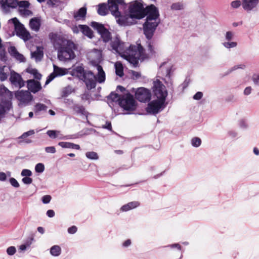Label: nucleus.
I'll list each match as a JSON object with an SVG mask.
<instances>
[{
	"label": "nucleus",
	"instance_id": "nucleus-1",
	"mask_svg": "<svg viewBox=\"0 0 259 259\" xmlns=\"http://www.w3.org/2000/svg\"><path fill=\"white\" fill-rule=\"evenodd\" d=\"M144 14H146V19L143 24V34L147 39L148 50L151 54H153L155 52L151 39L157 27L160 23L159 10L154 5L150 4L145 7Z\"/></svg>",
	"mask_w": 259,
	"mask_h": 259
},
{
	"label": "nucleus",
	"instance_id": "nucleus-2",
	"mask_svg": "<svg viewBox=\"0 0 259 259\" xmlns=\"http://www.w3.org/2000/svg\"><path fill=\"white\" fill-rule=\"evenodd\" d=\"M107 98L109 106L111 107L114 103L117 102L123 111L126 112L127 114H132L137 108V104L134 96L128 91H126V93L122 95H119L115 92H112Z\"/></svg>",
	"mask_w": 259,
	"mask_h": 259
},
{
	"label": "nucleus",
	"instance_id": "nucleus-3",
	"mask_svg": "<svg viewBox=\"0 0 259 259\" xmlns=\"http://www.w3.org/2000/svg\"><path fill=\"white\" fill-rule=\"evenodd\" d=\"M77 49V45L71 40H68L64 46L57 51L58 59L61 61H66L74 59L76 56L74 51Z\"/></svg>",
	"mask_w": 259,
	"mask_h": 259
},
{
	"label": "nucleus",
	"instance_id": "nucleus-4",
	"mask_svg": "<svg viewBox=\"0 0 259 259\" xmlns=\"http://www.w3.org/2000/svg\"><path fill=\"white\" fill-rule=\"evenodd\" d=\"M9 22H11L14 25V32H13V35H14L15 32L16 35L24 41H27L31 38L29 32L17 18L14 17L10 19Z\"/></svg>",
	"mask_w": 259,
	"mask_h": 259
},
{
	"label": "nucleus",
	"instance_id": "nucleus-5",
	"mask_svg": "<svg viewBox=\"0 0 259 259\" xmlns=\"http://www.w3.org/2000/svg\"><path fill=\"white\" fill-rule=\"evenodd\" d=\"M128 9L131 19L140 20L145 17V8L142 0L135 1L130 6Z\"/></svg>",
	"mask_w": 259,
	"mask_h": 259
},
{
	"label": "nucleus",
	"instance_id": "nucleus-6",
	"mask_svg": "<svg viewBox=\"0 0 259 259\" xmlns=\"http://www.w3.org/2000/svg\"><path fill=\"white\" fill-rule=\"evenodd\" d=\"M166 104L167 103L165 102L157 100L149 101L145 110L147 114L156 115L165 108Z\"/></svg>",
	"mask_w": 259,
	"mask_h": 259
},
{
	"label": "nucleus",
	"instance_id": "nucleus-7",
	"mask_svg": "<svg viewBox=\"0 0 259 259\" xmlns=\"http://www.w3.org/2000/svg\"><path fill=\"white\" fill-rule=\"evenodd\" d=\"M153 95L157 100L165 102L167 96V92L165 87L158 79L153 82L152 87Z\"/></svg>",
	"mask_w": 259,
	"mask_h": 259
},
{
	"label": "nucleus",
	"instance_id": "nucleus-8",
	"mask_svg": "<svg viewBox=\"0 0 259 259\" xmlns=\"http://www.w3.org/2000/svg\"><path fill=\"white\" fill-rule=\"evenodd\" d=\"M90 25L100 35L103 42L106 43L111 40L112 36L111 32L105 27L104 24L92 21Z\"/></svg>",
	"mask_w": 259,
	"mask_h": 259
},
{
	"label": "nucleus",
	"instance_id": "nucleus-9",
	"mask_svg": "<svg viewBox=\"0 0 259 259\" xmlns=\"http://www.w3.org/2000/svg\"><path fill=\"white\" fill-rule=\"evenodd\" d=\"M138 53V47L135 45H131L126 52H123L120 54V56L134 65L138 63L139 57H137Z\"/></svg>",
	"mask_w": 259,
	"mask_h": 259
},
{
	"label": "nucleus",
	"instance_id": "nucleus-10",
	"mask_svg": "<svg viewBox=\"0 0 259 259\" xmlns=\"http://www.w3.org/2000/svg\"><path fill=\"white\" fill-rule=\"evenodd\" d=\"M69 74L73 77H76L80 80L85 79V77L88 76H94L93 71L91 70L85 71L82 64L78 66H73L71 70L69 71Z\"/></svg>",
	"mask_w": 259,
	"mask_h": 259
},
{
	"label": "nucleus",
	"instance_id": "nucleus-11",
	"mask_svg": "<svg viewBox=\"0 0 259 259\" xmlns=\"http://www.w3.org/2000/svg\"><path fill=\"white\" fill-rule=\"evenodd\" d=\"M15 98L19 101L18 106L22 107L28 105L33 100V97L29 91L20 90L15 92Z\"/></svg>",
	"mask_w": 259,
	"mask_h": 259
},
{
	"label": "nucleus",
	"instance_id": "nucleus-12",
	"mask_svg": "<svg viewBox=\"0 0 259 259\" xmlns=\"http://www.w3.org/2000/svg\"><path fill=\"white\" fill-rule=\"evenodd\" d=\"M49 38L52 42L55 50L58 51L64 46L69 39H66L62 36L56 33L51 32L49 35Z\"/></svg>",
	"mask_w": 259,
	"mask_h": 259
},
{
	"label": "nucleus",
	"instance_id": "nucleus-13",
	"mask_svg": "<svg viewBox=\"0 0 259 259\" xmlns=\"http://www.w3.org/2000/svg\"><path fill=\"white\" fill-rule=\"evenodd\" d=\"M135 98L140 102H149L151 98L150 91L143 87L139 88L135 92Z\"/></svg>",
	"mask_w": 259,
	"mask_h": 259
},
{
	"label": "nucleus",
	"instance_id": "nucleus-14",
	"mask_svg": "<svg viewBox=\"0 0 259 259\" xmlns=\"http://www.w3.org/2000/svg\"><path fill=\"white\" fill-rule=\"evenodd\" d=\"M167 62H163L159 67L158 71V77L161 78L164 80H165L167 78L168 79H170L172 66L167 65Z\"/></svg>",
	"mask_w": 259,
	"mask_h": 259
},
{
	"label": "nucleus",
	"instance_id": "nucleus-15",
	"mask_svg": "<svg viewBox=\"0 0 259 259\" xmlns=\"http://www.w3.org/2000/svg\"><path fill=\"white\" fill-rule=\"evenodd\" d=\"M124 43L120 40V37L118 35H117L110 43L112 50L118 53L120 56L124 50Z\"/></svg>",
	"mask_w": 259,
	"mask_h": 259
},
{
	"label": "nucleus",
	"instance_id": "nucleus-16",
	"mask_svg": "<svg viewBox=\"0 0 259 259\" xmlns=\"http://www.w3.org/2000/svg\"><path fill=\"white\" fill-rule=\"evenodd\" d=\"M27 91H29L30 93L36 94L40 91L41 89V85L40 82L34 79H28L26 81Z\"/></svg>",
	"mask_w": 259,
	"mask_h": 259
},
{
	"label": "nucleus",
	"instance_id": "nucleus-17",
	"mask_svg": "<svg viewBox=\"0 0 259 259\" xmlns=\"http://www.w3.org/2000/svg\"><path fill=\"white\" fill-rule=\"evenodd\" d=\"M9 80L12 84L18 85L19 88H21L25 85V82L21 75L14 71L11 72Z\"/></svg>",
	"mask_w": 259,
	"mask_h": 259
},
{
	"label": "nucleus",
	"instance_id": "nucleus-18",
	"mask_svg": "<svg viewBox=\"0 0 259 259\" xmlns=\"http://www.w3.org/2000/svg\"><path fill=\"white\" fill-rule=\"evenodd\" d=\"M258 4L259 0H242V7L247 12L254 10Z\"/></svg>",
	"mask_w": 259,
	"mask_h": 259
},
{
	"label": "nucleus",
	"instance_id": "nucleus-19",
	"mask_svg": "<svg viewBox=\"0 0 259 259\" xmlns=\"http://www.w3.org/2000/svg\"><path fill=\"white\" fill-rule=\"evenodd\" d=\"M95 66L97 68L98 73L96 75L94 74V79L99 83H104L106 79V75L102 66L98 63L95 64Z\"/></svg>",
	"mask_w": 259,
	"mask_h": 259
},
{
	"label": "nucleus",
	"instance_id": "nucleus-20",
	"mask_svg": "<svg viewBox=\"0 0 259 259\" xmlns=\"http://www.w3.org/2000/svg\"><path fill=\"white\" fill-rule=\"evenodd\" d=\"M12 108V103L9 100H5L3 103H0V121Z\"/></svg>",
	"mask_w": 259,
	"mask_h": 259
},
{
	"label": "nucleus",
	"instance_id": "nucleus-21",
	"mask_svg": "<svg viewBox=\"0 0 259 259\" xmlns=\"http://www.w3.org/2000/svg\"><path fill=\"white\" fill-rule=\"evenodd\" d=\"M116 18V22L117 24L122 26H130L134 23L130 21V14L128 15H123L121 14L120 12V14L117 16L115 17Z\"/></svg>",
	"mask_w": 259,
	"mask_h": 259
},
{
	"label": "nucleus",
	"instance_id": "nucleus-22",
	"mask_svg": "<svg viewBox=\"0 0 259 259\" xmlns=\"http://www.w3.org/2000/svg\"><path fill=\"white\" fill-rule=\"evenodd\" d=\"M107 4L109 7V11L113 16L117 17L120 14L119 5L116 0H108Z\"/></svg>",
	"mask_w": 259,
	"mask_h": 259
},
{
	"label": "nucleus",
	"instance_id": "nucleus-23",
	"mask_svg": "<svg viewBox=\"0 0 259 259\" xmlns=\"http://www.w3.org/2000/svg\"><path fill=\"white\" fill-rule=\"evenodd\" d=\"M76 114L85 116L86 118L90 114L89 112L85 110V107L76 103L72 109Z\"/></svg>",
	"mask_w": 259,
	"mask_h": 259
},
{
	"label": "nucleus",
	"instance_id": "nucleus-24",
	"mask_svg": "<svg viewBox=\"0 0 259 259\" xmlns=\"http://www.w3.org/2000/svg\"><path fill=\"white\" fill-rule=\"evenodd\" d=\"M1 6L3 9L7 8H16L18 5V1L17 0H5V1H0Z\"/></svg>",
	"mask_w": 259,
	"mask_h": 259
},
{
	"label": "nucleus",
	"instance_id": "nucleus-25",
	"mask_svg": "<svg viewBox=\"0 0 259 259\" xmlns=\"http://www.w3.org/2000/svg\"><path fill=\"white\" fill-rule=\"evenodd\" d=\"M87 8L85 6H84L74 13L73 17L76 21L80 20L81 19H84L87 15Z\"/></svg>",
	"mask_w": 259,
	"mask_h": 259
},
{
	"label": "nucleus",
	"instance_id": "nucleus-26",
	"mask_svg": "<svg viewBox=\"0 0 259 259\" xmlns=\"http://www.w3.org/2000/svg\"><path fill=\"white\" fill-rule=\"evenodd\" d=\"M78 28L82 34L87 36L89 38H93L94 37V32L91 28L87 25L79 24Z\"/></svg>",
	"mask_w": 259,
	"mask_h": 259
},
{
	"label": "nucleus",
	"instance_id": "nucleus-27",
	"mask_svg": "<svg viewBox=\"0 0 259 259\" xmlns=\"http://www.w3.org/2000/svg\"><path fill=\"white\" fill-rule=\"evenodd\" d=\"M83 81L87 87V89L90 91L96 88V80L94 79V77L92 76H88L85 77V79H83Z\"/></svg>",
	"mask_w": 259,
	"mask_h": 259
},
{
	"label": "nucleus",
	"instance_id": "nucleus-28",
	"mask_svg": "<svg viewBox=\"0 0 259 259\" xmlns=\"http://www.w3.org/2000/svg\"><path fill=\"white\" fill-rule=\"evenodd\" d=\"M40 25V20L37 17L32 18L29 21L30 28L35 31H38L39 30Z\"/></svg>",
	"mask_w": 259,
	"mask_h": 259
},
{
	"label": "nucleus",
	"instance_id": "nucleus-29",
	"mask_svg": "<svg viewBox=\"0 0 259 259\" xmlns=\"http://www.w3.org/2000/svg\"><path fill=\"white\" fill-rule=\"evenodd\" d=\"M98 9L97 12L100 16H104L107 15L109 13V7L106 3H103L99 4L98 5Z\"/></svg>",
	"mask_w": 259,
	"mask_h": 259
},
{
	"label": "nucleus",
	"instance_id": "nucleus-30",
	"mask_svg": "<svg viewBox=\"0 0 259 259\" xmlns=\"http://www.w3.org/2000/svg\"><path fill=\"white\" fill-rule=\"evenodd\" d=\"M140 203L138 201H132L128 203L123 205L120 208V210L122 211H127L134 208H137L140 205Z\"/></svg>",
	"mask_w": 259,
	"mask_h": 259
},
{
	"label": "nucleus",
	"instance_id": "nucleus-31",
	"mask_svg": "<svg viewBox=\"0 0 259 259\" xmlns=\"http://www.w3.org/2000/svg\"><path fill=\"white\" fill-rule=\"evenodd\" d=\"M53 68L54 72L55 73V74L57 77L67 74L68 73H69L70 71H69V70L71 69L70 68L66 69L64 68H61L56 66L55 64H53Z\"/></svg>",
	"mask_w": 259,
	"mask_h": 259
},
{
	"label": "nucleus",
	"instance_id": "nucleus-32",
	"mask_svg": "<svg viewBox=\"0 0 259 259\" xmlns=\"http://www.w3.org/2000/svg\"><path fill=\"white\" fill-rule=\"evenodd\" d=\"M58 145L63 148H69L76 150H79L80 149L79 145L70 142H60L58 143Z\"/></svg>",
	"mask_w": 259,
	"mask_h": 259
},
{
	"label": "nucleus",
	"instance_id": "nucleus-33",
	"mask_svg": "<svg viewBox=\"0 0 259 259\" xmlns=\"http://www.w3.org/2000/svg\"><path fill=\"white\" fill-rule=\"evenodd\" d=\"M116 75L120 77L124 75L123 67L121 62L117 61L114 65Z\"/></svg>",
	"mask_w": 259,
	"mask_h": 259
},
{
	"label": "nucleus",
	"instance_id": "nucleus-34",
	"mask_svg": "<svg viewBox=\"0 0 259 259\" xmlns=\"http://www.w3.org/2000/svg\"><path fill=\"white\" fill-rule=\"evenodd\" d=\"M31 56L32 58H35L36 62L40 61L43 56L44 53L43 52L39 49V48H37V50L35 51L31 52Z\"/></svg>",
	"mask_w": 259,
	"mask_h": 259
},
{
	"label": "nucleus",
	"instance_id": "nucleus-35",
	"mask_svg": "<svg viewBox=\"0 0 259 259\" xmlns=\"http://www.w3.org/2000/svg\"><path fill=\"white\" fill-rule=\"evenodd\" d=\"M61 253V248L58 245H54L50 248V253L52 256H58Z\"/></svg>",
	"mask_w": 259,
	"mask_h": 259
},
{
	"label": "nucleus",
	"instance_id": "nucleus-36",
	"mask_svg": "<svg viewBox=\"0 0 259 259\" xmlns=\"http://www.w3.org/2000/svg\"><path fill=\"white\" fill-rule=\"evenodd\" d=\"M48 109V107L44 104L42 103H36L34 107V110H36V112H41L44 111L45 112H46L47 110Z\"/></svg>",
	"mask_w": 259,
	"mask_h": 259
},
{
	"label": "nucleus",
	"instance_id": "nucleus-37",
	"mask_svg": "<svg viewBox=\"0 0 259 259\" xmlns=\"http://www.w3.org/2000/svg\"><path fill=\"white\" fill-rule=\"evenodd\" d=\"M60 133V132L57 130H49L47 132V134L48 136L53 139L58 138V136Z\"/></svg>",
	"mask_w": 259,
	"mask_h": 259
},
{
	"label": "nucleus",
	"instance_id": "nucleus-38",
	"mask_svg": "<svg viewBox=\"0 0 259 259\" xmlns=\"http://www.w3.org/2000/svg\"><path fill=\"white\" fill-rule=\"evenodd\" d=\"M64 103L67 108H70L71 110L73 109V107L76 104L73 99L66 98L64 99Z\"/></svg>",
	"mask_w": 259,
	"mask_h": 259
},
{
	"label": "nucleus",
	"instance_id": "nucleus-39",
	"mask_svg": "<svg viewBox=\"0 0 259 259\" xmlns=\"http://www.w3.org/2000/svg\"><path fill=\"white\" fill-rule=\"evenodd\" d=\"M85 156L88 159L91 160H97L99 159V156L97 153L94 151L87 152L85 153Z\"/></svg>",
	"mask_w": 259,
	"mask_h": 259
},
{
	"label": "nucleus",
	"instance_id": "nucleus-40",
	"mask_svg": "<svg viewBox=\"0 0 259 259\" xmlns=\"http://www.w3.org/2000/svg\"><path fill=\"white\" fill-rule=\"evenodd\" d=\"M201 144V140L198 137H194L191 140V145L194 147H198Z\"/></svg>",
	"mask_w": 259,
	"mask_h": 259
},
{
	"label": "nucleus",
	"instance_id": "nucleus-41",
	"mask_svg": "<svg viewBox=\"0 0 259 259\" xmlns=\"http://www.w3.org/2000/svg\"><path fill=\"white\" fill-rule=\"evenodd\" d=\"M5 67V66L0 67V80L1 81L6 80L8 77L7 73L4 71V68Z\"/></svg>",
	"mask_w": 259,
	"mask_h": 259
},
{
	"label": "nucleus",
	"instance_id": "nucleus-42",
	"mask_svg": "<svg viewBox=\"0 0 259 259\" xmlns=\"http://www.w3.org/2000/svg\"><path fill=\"white\" fill-rule=\"evenodd\" d=\"M245 67V65L244 64H240L237 65H235L233 67L229 69L225 74V75H227L232 72L238 69H244Z\"/></svg>",
	"mask_w": 259,
	"mask_h": 259
},
{
	"label": "nucleus",
	"instance_id": "nucleus-43",
	"mask_svg": "<svg viewBox=\"0 0 259 259\" xmlns=\"http://www.w3.org/2000/svg\"><path fill=\"white\" fill-rule=\"evenodd\" d=\"M8 51L11 56L14 58L19 53L15 46L9 47L8 49Z\"/></svg>",
	"mask_w": 259,
	"mask_h": 259
},
{
	"label": "nucleus",
	"instance_id": "nucleus-44",
	"mask_svg": "<svg viewBox=\"0 0 259 259\" xmlns=\"http://www.w3.org/2000/svg\"><path fill=\"white\" fill-rule=\"evenodd\" d=\"M80 98L83 101H88L89 104L90 103L91 99V94L88 91H85L84 93L80 95Z\"/></svg>",
	"mask_w": 259,
	"mask_h": 259
},
{
	"label": "nucleus",
	"instance_id": "nucleus-45",
	"mask_svg": "<svg viewBox=\"0 0 259 259\" xmlns=\"http://www.w3.org/2000/svg\"><path fill=\"white\" fill-rule=\"evenodd\" d=\"M183 8V4L180 2L173 3L171 6V9L173 10H181Z\"/></svg>",
	"mask_w": 259,
	"mask_h": 259
},
{
	"label": "nucleus",
	"instance_id": "nucleus-46",
	"mask_svg": "<svg viewBox=\"0 0 259 259\" xmlns=\"http://www.w3.org/2000/svg\"><path fill=\"white\" fill-rule=\"evenodd\" d=\"M45 170V165L42 163H38L35 166V171L37 173H42Z\"/></svg>",
	"mask_w": 259,
	"mask_h": 259
},
{
	"label": "nucleus",
	"instance_id": "nucleus-47",
	"mask_svg": "<svg viewBox=\"0 0 259 259\" xmlns=\"http://www.w3.org/2000/svg\"><path fill=\"white\" fill-rule=\"evenodd\" d=\"M239 127L243 130H246L248 128V124L245 119H241L238 121Z\"/></svg>",
	"mask_w": 259,
	"mask_h": 259
},
{
	"label": "nucleus",
	"instance_id": "nucleus-48",
	"mask_svg": "<svg viewBox=\"0 0 259 259\" xmlns=\"http://www.w3.org/2000/svg\"><path fill=\"white\" fill-rule=\"evenodd\" d=\"M223 45L227 49H230L236 47L237 45V43L235 41H228L223 42Z\"/></svg>",
	"mask_w": 259,
	"mask_h": 259
},
{
	"label": "nucleus",
	"instance_id": "nucleus-49",
	"mask_svg": "<svg viewBox=\"0 0 259 259\" xmlns=\"http://www.w3.org/2000/svg\"><path fill=\"white\" fill-rule=\"evenodd\" d=\"M138 56L139 59L141 58L142 59H145V54L144 53V49L140 45L138 47Z\"/></svg>",
	"mask_w": 259,
	"mask_h": 259
},
{
	"label": "nucleus",
	"instance_id": "nucleus-50",
	"mask_svg": "<svg viewBox=\"0 0 259 259\" xmlns=\"http://www.w3.org/2000/svg\"><path fill=\"white\" fill-rule=\"evenodd\" d=\"M0 60L4 62H6L8 60L6 51L5 49H3L0 51Z\"/></svg>",
	"mask_w": 259,
	"mask_h": 259
},
{
	"label": "nucleus",
	"instance_id": "nucleus-51",
	"mask_svg": "<svg viewBox=\"0 0 259 259\" xmlns=\"http://www.w3.org/2000/svg\"><path fill=\"white\" fill-rule=\"evenodd\" d=\"M231 7L233 9H238L242 6V1L235 0L232 1L230 4Z\"/></svg>",
	"mask_w": 259,
	"mask_h": 259
},
{
	"label": "nucleus",
	"instance_id": "nucleus-52",
	"mask_svg": "<svg viewBox=\"0 0 259 259\" xmlns=\"http://www.w3.org/2000/svg\"><path fill=\"white\" fill-rule=\"evenodd\" d=\"M71 93V88L69 87L65 88L62 91L61 97L65 98L67 97Z\"/></svg>",
	"mask_w": 259,
	"mask_h": 259
},
{
	"label": "nucleus",
	"instance_id": "nucleus-53",
	"mask_svg": "<svg viewBox=\"0 0 259 259\" xmlns=\"http://www.w3.org/2000/svg\"><path fill=\"white\" fill-rule=\"evenodd\" d=\"M163 247H168V248H170L171 249L172 248H176L177 249H178L179 251H181L182 250V246L178 243L169 244V245H167L166 246H164Z\"/></svg>",
	"mask_w": 259,
	"mask_h": 259
},
{
	"label": "nucleus",
	"instance_id": "nucleus-54",
	"mask_svg": "<svg viewBox=\"0 0 259 259\" xmlns=\"http://www.w3.org/2000/svg\"><path fill=\"white\" fill-rule=\"evenodd\" d=\"M56 75L55 74V73L53 71L52 73L50 74L49 76L47 77L45 84H48L50 82H51L55 77H56Z\"/></svg>",
	"mask_w": 259,
	"mask_h": 259
},
{
	"label": "nucleus",
	"instance_id": "nucleus-55",
	"mask_svg": "<svg viewBox=\"0 0 259 259\" xmlns=\"http://www.w3.org/2000/svg\"><path fill=\"white\" fill-rule=\"evenodd\" d=\"M32 175L31 171L28 169H23L21 172V176L24 177H30Z\"/></svg>",
	"mask_w": 259,
	"mask_h": 259
},
{
	"label": "nucleus",
	"instance_id": "nucleus-56",
	"mask_svg": "<svg viewBox=\"0 0 259 259\" xmlns=\"http://www.w3.org/2000/svg\"><path fill=\"white\" fill-rule=\"evenodd\" d=\"M30 4L28 1H22L18 2V6L20 8L27 9L29 7Z\"/></svg>",
	"mask_w": 259,
	"mask_h": 259
},
{
	"label": "nucleus",
	"instance_id": "nucleus-57",
	"mask_svg": "<svg viewBox=\"0 0 259 259\" xmlns=\"http://www.w3.org/2000/svg\"><path fill=\"white\" fill-rule=\"evenodd\" d=\"M9 181L11 185L14 188H18L20 186L19 183L16 179L14 178H10Z\"/></svg>",
	"mask_w": 259,
	"mask_h": 259
},
{
	"label": "nucleus",
	"instance_id": "nucleus-58",
	"mask_svg": "<svg viewBox=\"0 0 259 259\" xmlns=\"http://www.w3.org/2000/svg\"><path fill=\"white\" fill-rule=\"evenodd\" d=\"M51 199H52V197L51 195H46L42 197L41 201L44 204H48L50 203Z\"/></svg>",
	"mask_w": 259,
	"mask_h": 259
},
{
	"label": "nucleus",
	"instance_id": "nucleus-59",
	"mask_svg": "<svg viewBox=\"0 0 259 259\" xmlns=\"http://www.w3.org/2000/svg\"><path fill=\"white\" fill-rule=\"evenodd\" d=\"M35 132L33 130H29L28 132L24 133L20 137V138L21 139H25V138L31 136L33 134H34Z\"/></svg>",
	"mask_w": 259,
	"mask_h": 259
},
{
	"label": "nucleus",
	"instance_id": "nucleus-60",
	"mask_svg": "<svg viewBox=\"0 0 259 259\" xmlns=\"http://www.w3.org/2000/svg\"><path fill=\"white\" fill-rule=\"evenodd\" d=\"M16 252V249L15 246H10L7 249V253L9 255H14Z\"/></svg>",
	"mask_w": 259,
	"mask_h": 259
},
{
	"label": "nucleus",
	"instance_id": "nucleus-61",
	"mask_svg": "<svg viewBox=\"0 0 259 259\" xmlns=\"http://www.w3.org/2000/svg\"><path fill=\"white\" fill-rule=\"evenodd\" d=\"M14 58L20 62H25L26 61L25 57L19 53L17 54Z\"/></svg>",
	"mask_w": 259,
	"mask_h": 259
},
{
	"label": "nucleus",
	"instance_id": "nucleus-62",
	"mask_svg": "<svg viewBox=\"0 0 259 259\" xmlns=\"http://www.w3.org/2000/svg\"><path fill=\"white\" fill-rule=\"evenodd\" d=\"M251 79L255 85H259V74H253Z\"/></svg>",
	"mask_w": 259,
	"mask_h": 259
},
{
	"label": "nucleus",
	"instance_id": "nucleus-63",
	"mask_svg": "<svg viewBox=\"0 0 259 259\" xmlns=\"http://www.w3.org/2000/svg\"><path fill=\"white\" fill-rule=\"evenodd\" d=\"M22 181L24 184L29 185L32 183L33 180L30 177H27L23 178Z\"/></svg>",
	"mask_w": 259,
	"mask_h": 259
},
{
	"label": "nucleus",
	"instance_id": "nucleus-64",
	"mask_svg": "<svg viewBox=\"0 0 259 259\" xmlns=\"http://www.w3.org/2000/svg\"><path fill=\"white\" fill-rule=\"evenodd\" d=\"M45 149V151L48 153L54 154L56 152V148L54 146L46 147Z\"/></svg>",
	"mask_w": 259,
	"mask_h": 259
}]
</instances>
